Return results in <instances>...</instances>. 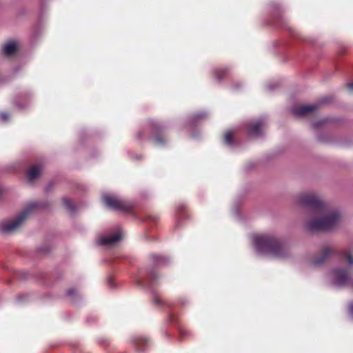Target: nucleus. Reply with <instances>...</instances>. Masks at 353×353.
<instances>
[{
	"label": "nucleus",
	"mask_w": 353,
	"mask_h": 353,
	"mask_svg": "<svg viewBox=\"0 0 353 353\" xmlns=\"http://www.w3.org/2000/svg\"><path fill=\"white\" fill-rule=\"evenodd\" d=\"M295 203L307 208L311 216L303 225L305 230L311 232H330L334 230L339 223L341 214L336 209H330L322 196L314 191H304L295 196Z\"/></svg>",
	"instance_id": "nucleus-1"
},
{
	"label": "nucleus",
	"mask_w": 353,
	"mask_h": 353,
	"mask_svg": "<svg viewBox=\"0 0 353 353\" xmlns=\"http://www.w3.org/2000/svg\"><path fill=\"white\" fill-rule=\"evenodd\" d=\"M254 243L256 251L262 254L279 259L292 256L289 243L283 239L270 234L256 236Z\"/></svg>",
	"instance_id": "nucleus-2"
},
{
	"label": "nucleus",
	"mask_w": 353,
	"mask_h": 353,
	"mask_svg": "<svg viewBox=\"0 0 353 353\" xmlns=\"http://www.w3.org/2000/svg\"><path fill=\"white\" fill-rule=\"evenodd\" d=\"M48 201L32 202L27 205L23 210L12 220L0 222V234H10L17 232L32 214L48 208Z\"/></svg>",
	"instance_id": "nucleus-3"
},
{
	"label": "nucleus",
	"mask_w": 353,
	"mask_h": 353,
	"mask_svg": "<svg viewBox=\"0 0 353 353\" xmlns=\"http://www.w3.org/2000/svg\"><path fill=\"white\" fill-rule=\"evenodd\" d=\"M332 284L337 287H345L352 283L350 270L337 268L331 271Z\"/></svg>",
	"instance_id": "nucleus-4"
},
{
	"label": "nucleus",
	"mask_w": 353,
	"mask_h": 353,
	"mask_svg": "<svg viewBox=\"0 0 353 353\" xmlns=\"http://www.w3.org/2000/svg\"><path fill=\"white\" fill-rule=\"evenodd\" d=\"M102 199L108 208L114 210L129 212L132 208V205L129 202L109 194H103Z\"/></svg>",
	"instance_id": "nucleus-5"
},
{
	"label": "nucleus",
	"mask_w": 353,
	"mask_h": 353,
	"mask_svg": "<svg viewBox=\"0 0 353 353\" xmlns=\"http://www.w3.org/2000/svg\"><path fill=\"white\" fill-rule=\"evenodd\" d=\"M335 252L336 250L333 246L325 245L319 255L313 259L312 263L315 266L321 265L325 263Z\"/></svg>",
	"instance_id": "nucleus-6"
},
{
	"label": "nucleus",
	"mask_w": 353,
	"mask_h": 353,
	"mask_svg": "<svg viewBox=\"0 0 353 353\" xmlns=\"http://www.w3.org/2000/svg\"><path fill=\"white\" fill-rule=\"evenodd\" d=\"M319 107L317 104L296 106L292 108V112L296 117H305L315 112Z\"/></svg>",
	"instance_id": "nucleus-7"
},
{
	"label": "nucleus",
	"mask_w": 353,
	"mask_h": 353,
	"mask_svg": "<svg viewBox=\"0 0 353 353\" xmlns=\"http://www.w3.org/2000/svg\"><path fill=\"white\" fill-rule=\"evenodd\" d=\"M121 234L119 233L101 236L98 240V244L101 245L112 246L121 240Z\"/></svg>",
	"instance_id": "nucleus-8"
},
{
	"label": "nucleus",
	"mask_w": 353,
	"mask_h": 353,
	"mask_svg": "<svg viewBox=\"0 0 353 353\" xmlns=\"http://www.w3.org/2000/svg\"><path fill=\"white\" fill-rule=\"evenodd\" d=\"M264 125L263 120H259L250 125L248 133L250 136L259 137L262 135V128Z\"/></svg>",
	"instance_id": "nucleus-9"
},
{
	"label": "nucleus",
	"mask_w": 353,
	"mask_h": 353,
	"mask_svg": "<svg viewBox=\"0 0 353 353\" xmlns=\"http://www.w3.org/2000/svg\"><path fill=\"white\" fill-rule=\"evenodd\" d=\"M42 167L40 165H33L27 172V177L30 181L38 178L41 172Z\"/></svg>",
	"instance_id": "nucleus-10"
},
{
	"label": "nucleus",
	"mask_w": 353,
	"mask_h": 353,
	"mask_svg": "<svg viewBox=\"0 0 353 353\" xmlns=\"http://www.w3.org/2000/svg\"><path fill=\"white\" fill-rule=\"evenodd\" d=\"M17 50V43L14 41H10L6 43L2 48V52L6 57H11L14 55Z\"/></svg>",
	"instance_id": "nucleus-11"
},
{
	"label": "nucleus",
	"mask_w": 353,
	"mask_h": 353,
	"mask_svg": "<svg viewBox=\"0 0 353 353\" xmlns=\"http://www.w3.org/2000/svg\"><path fill=\"white\" fill-rule=\"evenodd\" d=\"M62 201L65 208L70 212L74 213L76 212V208L71 201L66 197L62 199Z\"/></svg>",
	"instance_id": "nucleus-12"
},
{
	"label": "nucleus",
	"mask_w": 353,
	"mask_h": 353,
	"mask_svg": "<svg viewBox=\"0 0 353 353\" xmlns=\"http://www.w3.org/2000/svg\"><path fill=\"white\" fill-rule=\"evenodd\" d=\"M341 258L345 259L347 261V265L349 266V270L351 267H353V254L350 251H345L342 253Z\"/></svg>",
	"instance_id": "nucleus-13"
},
{
	"label": "nucleus",
	"mask_w": 353,
	"mask_h": 353,
	"mask_svg": "<svg viewBox=\"0 0 353 353\" xmlns=\"http://www.w3.org/2000/svg\"><path fill=\"white\" fill-rule=\"evenodd\" d=\"M153 260L159 265H166L169 262L168 258L163 256H154Z\"/></svg>",
	"instance_id": "nucleus-14"
},
{
	"label": "nucleus",
	"mask_w": 353,
	"mask_h": 353,
	"mask_svg": "<svg viewBox=\"0 0 353 353\" xmlns=\"http://www.w3.org/2000/svg\"><path fill=\"white\" fill-rule=\"evenodd\" d=\"M233 132L228 131L225 132L224 135V142L225 144L228 145H232L233 144Z\"/></svg>",
	"instance_id": "nucleus-15"
},
{
	"label": "nucleus",
	"mask_w": 353,
	"mask_h": 353,
	"mask_svg": "<svg viewBox=\"0 0 353 353\" xmlns=\"http://www.w3.org/2000/svg\"><path fill=\"white\" fill-rule=\"evenodd\" d=\"M135 343H136V348L137 349V350L142 351V350H143V346L147 345L148 341H147V340H145L144 339H139V340L135 341Z\"/></svg>",
	"instance_id": "nucleus-16"
},
{
	"label": "nucleus",
	"mask_w": 353,
	"mask_h": 353,
	"mask_svg": "<svg viewBox=\"0 0 353 353\" xmlns=\"http://www.w3.org/2000/svg\"><path fill=\"white\" fill-rule=\"evenodd\" d=\"M148 278L151 281H154L157 279V275L154 270L152 269L147 273Z\"/></svg>",
	"instance_id": "nucleus-17"
},
{
	"label": "nucleus",
	"mask_w": 353,
	"mask_h": 353,
	"mask_svg": "<svg viewBox=\"0 0 353 353\" xmlns=\"http://www.w3.org/2000/svg\"><path fill=\"white\" fill-rule=\"evenodd\" d=\"M50 247L48 245L41 246L39 248V251L43 254H47L50 251Z\"/></svg>",
	"instance_id": "nucleus-18"
},
{
	"label": "nucleus",
	"mask_w": 353,
	"mask_h": 353,
	"mask_svg": "<svg viewBox=\"0 0 353 353\" xmlns=\"http://www.w3.org/2000/svg\"><path fill=\"white\" fill-rule=\"evenodd\" d=\"M54 184L53 182H50L47 184V185L45 188V192H49L54 188Z\"/></svg>",
	"instance_id": "nucleus-19"
},
{
	"label": "nucleus",
	"mask_w": 353,
	"mask_h": 353,
	"mask_svg": "<svg viewBox=\"0 0 353 353\" xmlns=\"http://www.w3.org/2000/svg\"><path fill=\"white\" fill-rule=\"evenodd\" d=\"M323 123H324V121H319L314 122V123H312V128L314 129H317V128H320L321 126H322Z\"/></svg>",
	"instance_id": "nucleus-20"
},
{
	"label": "nucleus",
	"mask_w": 353,
	"mask_h": 353,
	"mask_svg": "<svg viewBox=\"0 0 353 353\" xmlns=\"http://www.w3.org/2000/svg\"><path fill=\"white\" fill-rule=\"evenodd\" d=\"M8 114L6 112H1L0 114V119H1V121H7L8 120Z\"/></svg>",
	"instance_id": "nucleus-21"
},
{
	"label": "nucleus",
	"mask_w": 353,
	"mask_h": 353,
	"mask_svg": "<svg viewBox=\"0 0 353 353\" xmlns=\"http://www.w3.org/2000/svg\"><path fill=\"white\" fill-rule=\"evenodd\" d=\"M206 117V114L205 113H200V114H195L194 116V119L195 120H199V119H203Z\"/></svg>",
	"instance_id": "nucleus-22"
},
{
	"label": "nucleus",
	"mask_w": 353,
	"mask_h": 353,
	"mask_svg": "<svg viewBox=\"0 0 353 353\" xmlns=\"http://www.w3.org/2000/svg\"><path fill=\"white\" fill-rule=\"evenodd\" d=\"M154 141H155V143H156L157 144H162V143H163V139H162L161 137H159V136H157V137L155 138Z\"/></svg>",
	"instance_id": "nucleus-23"
},
{
	"label": "nucleus",
	"mask_w": 353,
	"mask_h": 353,
	"mask_svg": "<svg viewBox=\"0 0 353 353\" xmlns=\"http://www.w3.org/2000/svg\"><path fill=\"white\" fill-rule=\"evenodd\" d=\"M76 294V290L74 289H70L67 291V294L68 296H72Z\"/></svg>",
	"instance_id": "nucleus-24"
},
{
	"label": "nucleus",
	"mask_w": 353,
	"mask_h": 353,
	"mask_svg": "<svg viewBox=\"0 0 353 353\" xmlns=\"http://www.w3.org/2000/svg\"><path fill=\"white\" fill-rule=\"evenodd\" d=\"M153 301L155 304H161V301L158 297H154Z\"/></svg>",
	"instance_id": "nucleus-25"
},
{
	"label": "nucleus",
	"mask_w": 353,
	"mask_h": 353,
	"mask_svg": "<svg viewBox=\"0 0 353 353\" xmlns=\"http://www.w3.org/2000/svg\"><path fill=\"white\" fill-rule=\"evenodd\" d=\"M349 310L351 316L353 317V303L350 305Z\"/></svg>",
	"instance_id": "nucleus-26"
},
{
	"label": "nucleus",
	"mask_w": 353,
	"mask_h": 353,
	"mask_svg": "<svg viewBox=\"0 0 353 353\" xmlns=\"http://www.w3.org/2000/svg\"><path fill=\"white\" fill-rule=\"evenodd\" d=\"M348 88H349L350 90H353V83H349V84H348Z\"/></svg>",
	"instance_id": "nucleus-27"
},
{
	"label": "nucleus",
	"mask_w": 353,
	"mask_h": 353,
	"mask_svg": "<svg viewBox=\"0 0 353 353\" xmlns=\"http://www.w3.org/2000/svg\"><path fill=\"white\" fill-rule=\"evenodd\" d=\"M108 282H109L110 285L112 287V286L113 285V281H112V279H110L108 280Z\"/></svg>",
	"instance_id": "nucleus-28"
},
{
	"label": "nucleus",
	"mask_w": 353,
	"mask_h": 353,
	"mask_svg": "<svg viewBox=\"0 0 353 353\" xmlns=\"http://www.w3.org/2000/svg\"><path fill=\"white\" fill-rule=\"evenodd\" d=\"M22 279H26V274H21Z\"/></svg>",
	"instance_id": "nucleus-29"
},
{
	"label": "nucleus",
	"mask_w": 353,
	"mask_h": 353,
	"mask_svg": "<svg viewBox=\"0 0 353 353\" xmlns=\"http://www.w3.org/2000/svg\"><path fill=\"white\" fill-rule=\"evenodd\" d=\"M217 79L220 80L221 79V77L219 74H217Z\"/></svg>",
	"instance_id": "nucleus-30"
},
{
	"label": "nucleus",
	"mask_w": 353,
	"mask_h": 353,
	"mask_svg": "<svg viewBox=\"0 0 353 353\" xmlns=\"http://www.w3.org/2000/svg\"><path fill=\"white\" fill-rule=\"evenodd\" d=\"M155 128H156L157 129H161V128L160 126L157 125L155 126Z\"/></svg>",
	"instance_id": "nucleus-31"
},
{
	"label": "nucleus",
	"mask_w": 353,
	"mask_h": 353,
	"mask_svg": "<svg viewBox=\"0 0 353 353\" xmlns=\"http://www.w3.org/2000/svg\"><path fill=\"white\" fill-rule=\"evenodd\" d=\"M21 298H22V295H19V296H18V299H19V300H20Z\"/></svg>",
	"instance_id": "nucleus-32"
}]
</instances>
